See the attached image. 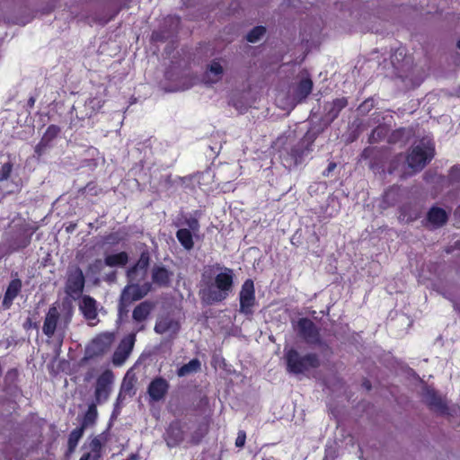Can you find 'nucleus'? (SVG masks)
Listing matches in <instances>:
<instances>
[{"label":"nucleus","mask_w":460,"mask_h":460,"mask_svg":"<svg viewBox=\"0 0 460 460\" xmlns=\"http://www.w3.org/2000/svg\"><path fill=\"white\" fill-rule=\"evenodd\" d=\"M233 269L219 263L206 267L201 273L199 296L202 304L212 305L225 301L234 288Z\"/></svg>","instance_id":"nucleus-1"},{"label":"nucleus","mask_w":460,"mask_h":460,"mask_svg":"<svg viewBox=\"0 0 460 460\" xmlns=\"http://www.w3.org/2000/svg\"><path fill=\"white\" fill-rule=\"evenodd\" d=\"M284 360L287 372L294 376L305 375L321 366L320 358L316 353L309 352L302 355L294 348L285 349Z\"/></svg>","instance_id":"nucleus-2"},{"label":"nucleus","mask_w":460,"mask_h":460,"mask_svg":"<svg viewBox=\"0 0 460 460\" xmlns=\"http://www.w3.org/2000/svg\"><path fill=\"white\" fill-rule=\"evenodd\" d=\"M435 156V146L430 141L421 140L413 146L405 156L407 166L416 173L420 172Z\"/></svg>","instance_id":"nucleus-3"},{"label":"nucleus","mask_w":460,"mask_h":460,"mask_svg":"<svg viewBox=\"0 0 460 460\" xmlns=\"http://www.w3.org/2000/svg\"><path fill=\"white\" fill-rule=\"evenodd\" d=\"M296 331L298 335L308 345L328 347V345L323 341L320 329L311 319L307 317L298 319L296 323Z\"/></svg>","instance_id":"nucleus-4"},{"label":"nucleus","mask_w":460,"mask_h":460,"mask_svg":"<svg viewBox=\"0 0 460 460\" xmlns=\"http://www.w3.org/2000/svg\"><path fill=\"white\" fill-rule=\"evenodd\" d=\"M152 289V284L145 282L142 285L129 282L122 290L119 298V309L129 305L132 302L145 297Z\"/></svg>","instance_id":"nucleus-5"},{"label":"nucleus","mask_w":460,"mask_h":460,"mask_svg":"<svg viewBox=\"0 0 460 460\" xmlns=\"http://www.w3.org/2000/svg\"><path fill=\"white\" fill-rule=\"evenodd\" d=\"M239 312L245 315L253 314V307L256 305L255 288L253 280L247 279L241 287L239 293Z\"/></svg>","instance_id":"nucleus-6"},{"label":"nucleus","mask_w":460,"mask_h":460,"mask_svg":"<svg viewBox=\"0 0 460 460\" xmlns=\"http://www.w3.org/2000/svg\"><path fill=\"white\" fill-rule=\"evenodd\" d=\"M85 278L83 270L78 266L69 268L65 286L66 293L72 296H79L84 291Z\"/></svg>","instance_id":"nucleus-7"},{"label":"nucleus","mask_w":460,"mask_h":460,"mask_svg":"<svg viewBox=\"0 0 460 460\" xmlns=\"http://www.w3.org/2000/svg\"><path fill=\"white\" fill-rule=\"evenodd\" d=\"M150 262L151 255L149 251L146 249L140 252L138 260L128 269L126 276L128 282L143 279L146 276Z\"/></svg>","instance_id":"nucleus-8"},{"label":"nucleus","mask_w":460,"mask_h":460,"mask_svg":"<svg viewBox=\"0 0 460 460\" xmlns=\"http://www.w3.org/2000/svg\"><path fill=\"white\" fill-rule=\"evenodd\" d=\"M113 381L112 371L107 369L103 371L96 380L94 391L95 403L101 404L106 402L111 394V385Z\"/></svg>","instance_id":"nucleus-9"},{"label":"nucleus","mask_w":460,"mask_h":460,"mask_svg":"<svg viewBox=\"0 0 460 460\" xmlns=\"http://www.w3.org/2000/svg\"><path fill=\"white\" fill-rule=\"evenodd\" d=\"M314 139L304 137L296 145L291 146L286 158L289 164L298 165L303 162L304 156L311 151Z\"/></svg>","instance_id":"nucleus-10"},{"label":"nucleus","mask_w":460,"mask_h":460,"mask_svg":"<svg viewBox=\"0 0 460 460\" xmlns=\"http://www.w3.org/2000/svg\"><path fill=\"white\" fill-rule=\"evenodd\" d=\"M136 341V334L130 333L124 337L113 353L112 363L115 366L122 365L129 357Z\"/></svg>","instance_id":"nucleus-11"},{"label":"nucleus","mask_w":460,"mask_h":460,"mask_svg":"<svg viewBox=\"0 0 460 460\" xmlns=\"http://www.w3.org/2000/svg\"><path fill=\"white\" fill-rule=\"evenodd\" d=\"M170 388L169 382L163 376H156L151 380L147 386V394L152 402L164 399Z\"/></svg>","instance_id":"nucleus-12"},{"label":"nucleus","mask_w":460,"mask_h":460,"mask_svg":"<svg viewBox=\"0 0 460 460\" xmlns=\"http://www.w3.org/2000/svg\"><path fill=\"white\" fill-rule=\"evenodd\" d=\"M113 341L111 333H102L93 340L87 349L90 358L98 357L105 354L111 348Z\"/></svg>","instance_id":"nucleus-13"},{"label":"nucleus","mask_w":460,"mask_h":460,"mask_svg":"<svg viewBox=\"0 0 460 460\" xmlns=\"http://www.w3.org/2000/svg\"><path fill=\"white\" fill-rule=\"evenodd\" d=\"M423 400L429 409L441 414L447 412L448 408L447 403L435 389L426 387L423 393Z\"/></svg>","instance_id":"nucleus-14"},{"label":"nucleus","mask_w":460,"mask_h":460,"mask_svg":"<svg viewBox=\"0 0 460 460\" xmlns=\"http://www.w3.org/2000/svg\"><path fill=\"white\" fill-rule=\"evenodd\" d=\"M164 440L169 447H175L184 440V431L180 420L172 421L164 433Z\"/></svg>","instance_id":"nucleus-15"},{"label":"nucleus","mask_w":460,"mask_h":460,"mask_svg":"<svg viewBox=\"0 0 460 460\" xmlns=\"http://www.w3.org/2000/svg\"><path fill=\"white\" fill-rule=\"evenodd\" d=\"M60 318V314L56 305H52L49 306L43 323L42 332L43 333L51 338L55 334L57 326Z\"/></svg>","instance_id":"nucleus-16"},{"label":"nucleus","mask_w":460,"mask_h":460,"mask_svg":"<svg viewBox=\"0 0 460 460\" xmlns=\"http://www.w3.org/2000/svg\"><path fill=\"white\" fill-rule=\"evenodd\" d=\"M36 231L35 227L23 226L13 237L11 242V247L13 251H19L28 247L31 242V236Z\"/></svg>","instance_id":"nucleus-17"},{"label":"nucleus","mask_w":460,"mask_h":460,"mask_svg":"<svg viewBox=\"0 0 460 460\" xmlns=\"http://www.w3.org/2000/svg\"><path fill=\"white\" fill-rule=\"evenodd\" d=\"M79 310L85 320L89 322L97 320V301L93 297L88 295L83 296L79 304Z\"/></svg>","instance_id":"nucleus-18"},{"label":"nucleus","mask_w":460,"mask_h":460,"mask_svg":"<svg viewBox=\"0 0 460 460\" xmlns=\"http://www.w3.org/2000/svg\"><path fill=\"white\" fill-rule=\"evenodd\" d=\"M172 276V272L168 270L163 265H155L151 270V278L152 282L158 286L166 288L171 284V278Z\"/></svg>","instance_id":"nucleus-19"},{"label":"nucleus","mask_w":460,"mask_h":460,"mask_svg":"<svg viewBox=\"0 0 460 460\" xmlns=\"http://www.w3.org/2000/svg\"><path fill=\"white\" fill-rule=\"evenodd\" d=\"M348 105V100L346 97L336 98L332 102H327L324 105L325 119L329 122H332L336 119L341 111Z\"/></svg>","instance_id":"nucleus-20"},{"label":"nucleus","mask_w":460,"mask_h":460,"mask_svg":"<svg viewBox=\"0 0 460 460\" xmlns=\"http://www.w3.org/2000/svg\"><path fill=\"white\" fill-rule=\"evenodd\" d=\"M22 287V283L20 279H13L9 282L2 302L4 309H9L12 306L13 300L21 292Z\"/></svg>","instance_id":"nucleus-21"},{"label":"nucleus","mask_w":460,"mask_h":460,"mask_svg":"<svg viewBox=\"0 0 460 460\" xmlns=\"http://www.w3.org/2000/svg\"><path fill=\"white\" fill-rule=\"evenodd\" d=\"M427 220L433 227L439 228L448 221V214L444 208L433 206L427 213Z\"/></svg>","instance_id":"nucleus-22"},{"label":"nucleus","mask_w":460,"mask_h":460,"mask_svg":"<svg viewBox=\"0 0 460 460\" xmlns=\"http://www.w3.org/2000/svg\"><path fill=\"white\" fill-rule=\"evenodd\" d=\"M180 329L178 322L170 317H161L157 319L155 325V332L158 334H164L168 332H176Z\"/></svg>","instance_id":"nucleus-23"},{"label":"nucleus","mask_w":460,"mask_h":460,"mask_svg":"<svg viewBox=\"0 0 460 460\" xmlns=\"http://www.w3.org/2000/svg\"><path fill=\"white\" fill-rule=\"evenodd\" d=\"M154 308V304L150 301H144L138 304L133 310L132 318L137 323H142L148 318L152 310Z\"/></svg>","instance_id":"nucleus-24"},{"label":"nucleus","mask_w":460,"mask_h":460,"mask_svg":"<svg viewBox=\"0 0 460 460\" xmlns=\"http://www.w3.org/2000/svg\"><path fill=\"white\" fill-rule=\"evenodd\" d=\"M129 256L127 252L108 254L104 257V264L108 267H124L128 264Z\"/></svg>","instance_id":"nucleus-25"},{"label":"nucleus","mask_w":460,"mask_h":460,"mask_svg":"<svg viewBox=\"0 0 460 460\" xmlns=\"http://www.w3.org/2000/svg\"><path fill=\"white\" fill-rule=\"evenodd\" d=\"M313 85L312 79L308 77L301 79L295 89V97L299 102L305 100L311 93Z\"/></svg>","instance_id":"nucleus-26"},{"label":"nucleus","mask_w":460,"mask_h":460,"mask_svg":"<svg viewBox=\"0 0 460 460\" xmlns=\"http://www.w3.org/2000/svg\"><path fill=\"white\" fill-rule=\"evenodd\" d=\"M176 238L181 245L187 251L194 247L193 236L190 229L181 228L176 232Z\"/></svg>","instance_id":"nucleus-27"},{"label":"nucleus","mask_w":460,"mask_h":460,"mask_svg":"<svg viewBox=\"0 0 460 460\" xmlns=\"http://www.w3.org/2000/svg\"><path fill=\"white\" fill-rule=\"evenodd\" d=\"M412 134L411 128H399L392 131V133L388 136V143L389 144H397L399 142H405L409 139L411 135Z\"/></svg>","instance_id":"nucleus-28"},{"label":"nucleus","mask_w":460,"mask_h":460,"mask_svg":"<svg viewBox=\"0 0 460 460\" xmlns=\"http://www.w3.org/2000/svg\"><path fill=\"white\" fill-rule=\"evenodd\" d=\"M97 403L92 402L89 404L87 411H85L81 427L85 429L86 428L95 424L98 417Z\"/></svg>","instance_id":"nucleus-29"},{"label":"nucleus","mask_w":460,"mask_h":460,"mask_svg":"<svg viewBox=\"0 0 460 460\" xmlns=\"http://www.w3.org/2000/svg\"><path fill=\"white\" fill-rule=\"evenodd\" d=\"M201 369V362L198 358H192L187 364L182 365L177 369L179 377L186 376L192 373H197Z\"/></svg>","instance_id":"nucleus-30"},{"label":"nucleus","mask_w":460,"mask_h":460,"mask_svg":"<svg viewBox=\"0 0 460 460\" xmlns=\"http://www.w3.org/2000/svg\"><path fill=\"white\" fill-rule=\"evenodd\" d=\"M60 132V127L55 124H51L45 130L43 136L40 138V141L51 147L54 139L57 138Z\"/></svg>","instance_id":"nucleus-31"},{"label":"nucleus","mask_w":460,"mask_h":460,"mask_svg":"<svg viewBox=\"0 0 460 460\" xmlns=\"http://www.w3.org/2000/svg\"><path fill=\"white\" fill-rule=\"evenodd\" d=\"M405 155L402 153L395 155L390 161L387 172L389 174H394L400 171L401 168L405 166Z\"/></svg>","instance_id":"nucleus-32"},{"label":"nucleus","mask_w":460,"mask_h":460,"mask_svg":"<svg viewBox=\"0 0 460 460\" xmlns=\"http://www.w3.org/2000/svg\"><path fill=\"white\" fill-rule=\"evenodd\" d=\"M104 101L100 97H91L85 102V108L89 111L86 115L92 117L96 114L103 106Z\"/></svg>","instance_id":"nucleus-33"},{"label":"nucleus","mask_w":460,"mask_h":460,"mask_svg":"<svg viewBox=\"0 0 460 460\" xmlns=\"http://www.w3.org/2000/svg\"><path fill=\"white\" fill-rule=\"evenodd\" d=\"M208 431V425L207 423H200L197 429L192 432L190 442L192 445H199L203 438Z\"/></svg>","instance_id":"nucleus-34"},{"label":"nucleus","mask_w":460,"mask_h":460,"mask_svg":"<svg viewBox=\"0 0 460 460\" xmlns=\"http://www.w3.org/2000/svg\"><path fill=\"white\" fill-rule=\"evenodd\" d=\"M388 134V128L385 125H378L376 127L370 136H369V143L374 144L384 139Z\"/></svg>","instance_id":"nucleus-35"},{"label":"nucleus","mask_w":460,"mask_h":460,"mask_svg":"<svg viewBox=\"0 0 460 460\" xmlns=\"http://www.w3.org/2000/svg\"><path fill=\"white\" fill-rule=\"evenodd\" d=\"M84 431V429L80 426L74 429L70 432L67 440V445L70 451H73L76 447L80 438L83 437Z\"/></svg>","instance_id":"nucleus-36"},{"label":"nucleus","mask_w":460,"mask_h":460,"mask_svg":"<svg viewBox=\"0 0 460 460\" xmlns=\"http://www.w3.org/2000/svg\"><path fill=\"white\" fill-rule=\"evenodd\" d=\"M266 33V28L262 25L255 26L246 35L247 41L256 43Z\"/></svg>","instance_id":"nucleus-37"},{"label":"nucleus","mask_w":460,"mask_h":460,"mask_svg":"<svg viewBox=\"0 0 460 460\" xmlns=\"http://www.w3.org/2000/svg\"><path fill=\"white\" fill-rule=\"evenodd\" d=\"M26 421H28L31 425L34 426L36 429V432L40 435L43 426L46 423V420L42 418H39L36 413H31L27 418Z\"/></svg>","instance_id":"nucleus-38"},{"label":"nucleus","mask_w":460,"mask_h":460,"mask_svg":"<svg viewBox=\"0 0 460 460\" xmlns=\"http://www.w3.org/2000/svg\"><path fill=\"white\" fill-rule=\"evenodd\" d=\"M208 71L214 74L215 75L217 76V79H215L213 81V83H217L221 75H223L224 73V69H223V66H221V64L217 61V60H213L208 66Z\"/></svg>","instance_id":"nucleus-39"},{"label":"nucleus","mask_w":460,"mask_h":460,"mask_svg":"<svg viewBox=\"0 0 460 460\" xmlns=\"http://www.w3.org/2000/svg\"><path fill=\"white\" fill-rule=\"evenodd\" d=\"M90 453L95 455L97 457H102V443L98 437L93 438L90 442Z\"/></svg>","instance_id":"nucleus-40"},{"label":"nucleus","mask_w":460,"mask_h":460,"mask_svg":"<svg viewBox=\"0 0 460 460\" xmlns=\"http://www.w3.org/2000/svg\"><path fill=\"white\" fill-rule=\"evenodd\" d=\"M13 164L12 162H7L2 164L0 168V181H7L13 172Z\"/></svg>","instance_id":"nucleus-41"},{"label":"nucleus","mask_w":460,"mask_h":460,"mask_svg":"<svg viewBox=\"0 0 460 460\" xmlns=\"http://www.w3.org/2000/svg\"><path fill=\"white\" fill-rule=\"evenodd\" d=\"M448 178L451 182H460V165L456 164L451 167Z\"/></svg>","instance_id":"nucleus-42"},{"label":"nucleus","mask_w":460,"mask_h":460,"mask_svg":"<svg viewBox=\"0 0 460 460\" xmlns=\"http://www.w3.org/2000/svg\"><path fill=\"white\" fill-rule=\"evenodd\" d=\"M49 148L50 147L49 146L40 140L34 148V155L37 157V159H40Z\"/></svg>","instance_id":"nucleus-43"},{"label":"nucleus","mask_w":460,"mask_h":460,"mask_svg":"<svg viewBox=\"0 0 460 460\" xmlns=\"http://www.w3.org/2000/svg\"><path fill=\"white\" fill-rule=\"evenodd\" d=\"M246 441V432L244 430H239L237 433V438L235 439V447H243Z\"/></svg>","instance_id":"nucleus-44"},{"label":"nucleus","mask_w":460,"mask_h":460,"mask_svg":"<svg viewBox=\"0 0 460 460\" xmlns=\"http://www.w3.org/2000/svg\"><path fill=\"white\" fill-rule=\"evenodd\" d=\"M104 240L109 243L117 244L122 238L119 236L118 233H111L104 237Z\"/></svg>","instance_id":"nucleus-45"},{"label":"nucleus","mask_w":460,"mask_h":460,"mask_svg":"<svg viewBox=\"0 0 460 460\" xmlns=\"http://www.w3.org/2000/svg\"><path fill=\"white\" fill-rule=\"evenodd\" d=\"M185 223L190 227V230H192L193 232L199 231V223L197 218L190 217V218L186 219Z\"/></svg>","instance_id":"nucleus-46"},{"label":"nucleus","mask_w":460,"mask_h":460,"mask_svg":"<svg viewBox=\"0 0 460 460\" xmlns=\"http://www.w3.org/2000/svg\"><path fill=\"white\" fill-rule=\"evenodd\" d=\"M23 328L25 330H31V329H38L39 328V323L32 321L31 318L28 317L26 321L23 323Z\"/></svg>","instance_id":"nucleus-47"},{"label":"nucleus","mask_w":460,"mask_h":460,"mask_svg":"<svg viewBox=\"0 0 460 460\" xmlns=\"http://www.w3.org/2000/svg\"><path fill=\"white\" fill-rule=\"evenodd\" d=\"M133 383L131 381H128V382H126L124 381L123 384H122V387L121 389L125 392V393H130L133 389Z\"/></svg>","instance_id":"nucleus-48"},{"label":"nucleus","mask_w":460,"mask_h":460,"mask_svg":"<svg viewBox=\"0 0 460 460\" xmlns=\"http://www.w3.org/2000/svg\"><path fill=\"white\" fill-rule=\"evenodd\" d=\"M375 151V148H371V147H367L363 150L362 154H361V156L364 158V159H368L371 157L372 154L374 153Z\"/></svg>","instance_id":"nucleus-49"},{"label":"nucleus","mask_w":460,"mask_h":460,"mask_svg":"<svg viewBox=\"0 0 460 460\" xmlns=\"http://www.w3.org/2000/svg\"><path fill=\"white\" fill-rule=\"evenodd\" d=\"M337 164L336 163L334 162H331L327 168L325 169V171L323 172V175L324 176H328L335 168H336Z\"/></svg>","instance_id":"nucleus-50"},{"label":"nucleus","mask_w":460,"mask_h":460,"mask_svg":"<svg viewBox=\"0 0 460 460\" xmlns=\"http://www.w3.org/2000/svg\"><path fill=\"white\" fill-rule=\"evenodd\" d=\"M362 386H363L367 391H370V390H371V388H372L371 382H370L367 378H365V379L362 381Z\"/></svg>","instance_id":"nucleus-51"},{"label":"nucleus","mask_w":460,"mask_h":460,"mask_svg":"<svg viewBox=\"0 0 460 460\" xmlns=\"http://www.w3.org/2000/svg\"><path fill=\"white\" fill-rule=\"evenodd\" d=\"M36 102V98L34 96H31L27 101V107L29 109H32L34 107Z\"/></svg>","instance_id":"nucleus-52"},{"label":"nucleus","mask_w":460,"mask_h":460,"mask_svg":"<svg viewBox=\"0 0 460 460\" xmlns=\"http://www.w3.org/2000/svg\"><path fill=\"white\" fill-rule=\"evenodd\" d=\"M84 455H88L89 456L87 460H100L101 459L100 457H97L95 455H93L90 452L84 453Z\"/></svg>","instance_id":"nucleus-53"},{"label":"nucleus","mask_w":460,"mask_h":460,"mask_svg":"<svg viewBox=\"0 0 460 460\" xmlns=\"http://www.w3.org/2000/svg\"><path fill=\"white\" fill-rule=\"evenodd\" d=\"M125 460H139V456L137 454H131L127 459Z\"/></svg>","instance_id":"nucleus-54"},{"label":"nucleus","mask_w":460,"mask_h":460,"mask_svg":"<svg viewBox=\"0 0 460 460\" xmlns=\"http://www.w3.org/2000/svg\"><path fill=\"white\" fill-rule=\"evenodd\" d=\"M97 265H101V261L100 260H96L95 262L93 264V265H90V269L93 266H97Z\"/></svg>","instance_id":"nucleus-55"},{"label":"nucleus","mask_w":460,"mask_h":460,"mask_svg":"<svg viewBox=\"0 0 460 460\" xmlns=\"http://www.w3.org/2000/svg\"><path fill=\"white\" fill-rule=\"evenodd\" d=\"M89 457L88 455H83L79 460H87V458Z\"/></svg>","instance_id":"nucleus-56"},{"label":"nucleus","mask_w":460,"mask_h":460,"mask_svg":"<svg viewBox=\"0 0 460 460\" xmlns=\"http://www.w3.org/2000/svg\"><path fill=\"white\" fill-rule=\"evenodd\" d=\"M262 460H275L273 456L263 457Z\"/></svg>","instance_id":"nucleus-57"},{"label":"nucleus","mask_w":460,"mask_h":460,"mask_svg":"<svg viewBox=\"0 0 460 460\" xmlns=\"http://www.w3.org/2000/svg\"><path fill=\"white\" fill-rule=\"evenodd\" d=\"M92 184H93L92 182H89V183L84 187V189H89V190H90V189H91L90 187H91V185H92Z\"/></svg>","instance_id":"nucleus-58"},{"label":"nucleus","mask_w":460,"mask_h":460,"mask_svg":"<svg viewBox=\"0 0 460 460\" xmlns=\"http://www.w3.org/2000/svg\"><path fill=\"white\" fill-rule=\"evenodd\" d=\"M456 247H457L458 249H460V241L456 242Z\"/></svg>","instance_id":"nucleus-59"},{"label":"nucleus","mask_w":460,"mask_h":460,"mask_svg":"<svg viewBox=\"0 0 460 460\" xmlns=\"http://www.w3.org/2000/svg\"><path fill=\"white\" fill-rule=\"evenodd\" d=\"M152 37H153L154 40H157V37H156L155 32L152 34Z\"/></svg>","instance_id":"nucleus-60"},{"label":"nucleus","mask_w":460,"mask_h":460,"mask_svg":"<svg viewBox=\"0 0 460 460\" xmlns=\"http://www.w3.org/2000/svg\"><path fill=\"white\" fill-rule=\"evenodd\" d=\"M406 176V173L403 172L402 174H401V178H404Z\"/></svg>","instance_id":"nucleus-61"}]
</instances>
